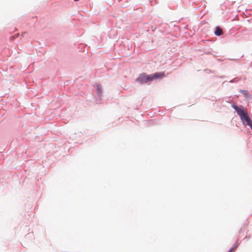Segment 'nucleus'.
<instances>
[{"label": "nucleus", "mask_w": 252, "mask_h": 252, "mask_svg": "<svg viewBox=\"0 0 252 252\" xmlns=\"http://www.w3.org/2000/svg\"><path fill=\"white\" fill-rule=\"evenodd\" d=\"M232 108L236 111L239 116L243 124L245 125H248L251 128H252V122L251 118L249 116L248 113L246 112L245 109L242 106H237L233 105Z\"/></svg>", "instance_id": "1"}, {"label": "nucleus", "mask_w": 252, "mask_h": 252, "mask_svg": "<svg viewBox=\"0 0 252 252\" xmlns=\"http://www.w3.org/2000/svg\"><path fill=\"white\" fill-rule=\"evenodd\" d=\"M164 76V73L161 72H156L150 75H147L145 73H143L139 76L138 78H137L136 81L143 84L152 81L154 79L162 78Z\"/></svg>", "instance_id": "2"}, {"label": "nucleus", "mask_w": 252, "mask_h": 252, "mask_svg": "<svg viewBox=\"0 0 252 252\" xmlns=\"http://www.w3.org/2000/svg\"><path fill=\"white\" fill-rule=\"evenodd\" d=\"M215 34L216 35L220 36L223 34L222 30L219 27H217L215 32Z\"/></svg>", "instance_id": "3"}, {"label": "nucleus", "mask_w": 252, "mask_h": 252, "mask_svg": "<svg viewBox=\"0 0 252 252\" xmlns=\"http://www.w3.org/2000/svg\"><path fill=\"white\" fill-rule=\"evenodd\" d=\"M234 252V248H231L228 252Z\"/></svg>", "instance_id": "5"}, {"label": "nucleus", "mask_w": 252, "mask_h": 252, "mask_svg": "<svg viewBox=\"0 0 252 252\" xmlns=\"http://www.w3.org/2000/svg\"><path fill=\"white\" fill-rule=\"evenodd\" d=\"M240 93L246 98H250L251 95L247 90H241Z\"/></svg>", "instance_id": "4"}]
</instances>
